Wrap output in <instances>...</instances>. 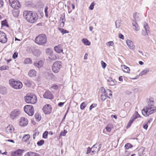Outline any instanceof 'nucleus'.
I'll list each match as a JSON object with an SVG mask.
<instances>
[{
	"label": "nucleus",
	"mask_w": 156,
	"mask_h": 156,
	"mask_svg": "<svg viewBox=\"0 0 156 156\" xmlns=\"http://www.w3.org/2000/svg\"><path fill=\"white\" fill-rule=\"evenodd\" d=\"M24 18L28 22L34 23L36 22L38 19L37 14L32 11L25 10L23 12Z\"/></svg>",
	"instance_id": "nucleus-1"
},
{
	"label": "nucleus",
	"mask_w": 156,
	"mask_h": 156,
	"mask_svg": "<svg viewBox=\"0 0 156 156\" xmlns=\"http://www.w3.org/2000/svg\"><path fill=\"white\" fill-rule=\"evenodd\" d=\"M100 91L101 93V99L102 101L105 100L107 98L110 99V98L108 96V95L110 96L112 95V93L110 90L108 89L105 90L104 87H102L100 88Z\"/></svg>",
	"instance_id": "nucleus-2"
},
{
	"label": "nucleus",
	"mask_w": 156,
	"mask_h": 156,
	"mask_svg": "<svg viewBox=\"0 0 156 156\" xmlns=\"http://www.w3.org/2000/svg\"><path fill=\"white\" fill-rule=\"evenodd\" d=\"M36 43L40 45H43L45 44L47 41V37L44 34L38 35L35 39Z\"/></svg>",
	"instance_id": "nucleus-3"
},
{
	"label": "nucleus",
	"mask_w": 156,
	"mask_h": 156,
	"mask_svg": "<svg viewBox=\"0 0 156 156\" xmlns=\"http://www.w3.org/2000/svg\"><path fill=\"white\" fill-rule=\"evenodd\" d=\"M24 98L26 102L28 103L34 104L37 102V97L34 94H30L25 96Z\"/></svg>",
	"instance_id": "nucleus-4"
},
{
	"label": "nucleus",
	"mask_w": 156,
	"mask_h": 156,
	"mask_svg": "<svg viewBox=\"0 0 156 156\" xmlns=\"http://www.w3.org/2000/svg\"><path fill=\"white\" fill-rule=\"evenodd\" d=\"M156 111V107H149V106L145 107L142 111L143 115L146 116L154 113Z\"/></svg>",
	"instance_id": "nucleus-5"
},
{
	"label": "nucleus",
	"mask_w": 156,
	"mask_h": 156,
	"mask_svg": "<svg viewBox=\"0 0 156 156\" xmlns=\"http://www.w3.org/2000/svg\"><path fill=\"white\" fill-rule=\"evenodd\" d=\"M9 83L12 87L16 89H21L23 87L22 83L19 80H16L12 79L9 80Z\"/></svg>",
	"instance_id": "nucleus-6"
},
{
	"label": "nucleus",
	"mask_w": 156,
	"mask_h": 156,
	"mask_svg": "<svg viewBox=\"0 0 156 156\" xmlns=\"http://www.w3.org/2000/svg\"><path fill=\"white\" fill-rule=\"evenodd\" d=\"M62 67V63L61 61H57L53 64L52 67L53 71L55 73H58Z\"/></svg>",
	"instance_id": "nucleus-7"
},
{
	"label": "nucleus",
	"mask_w": 156,
	"mask_h": 156,
	"mask_svg": "<svg viewBox=\"0 0 156 156\" xmlns=\"http://www.w3.org/2000/svg\"><path fill=\"white\" fill-rule=\"evenodd\" d=\"M25 112L30 116H32L34 113V108L32 105H26L24 108Z\"/></svg>",
	"instance_id": "nucleus-8"
},
{
	"label": "nucleus",
	"mask_w": 156,
	"mask_h": 156,
	"mask_svg": "<svg viewBox=\"0 0 156 156\" xmlns=\"http://www.w3.org/2000/svg\"><path fill=\"white\" fill-rule=\"evenodd\" d=\"M9 5L13 8L17 9L20 6V4L18 0H9Z\"/></svg>",
	"instance_id": "nucleus-9"
},
{
	"label": "nucleus",
	"mask_w": 156,
	"mask_h": 156,
	"mask_svg": "<svg viewBox=\"0 0 156 156\" xmlns=\"http://www.w3.org/2000/svg\"><path fill=\"white\" fill-rule=\"evenodd\" d=\"M20 114V110L18 109H15L12 111L10 114L11 118L13 119H15L18 118Z\"/></svg>",
	"instance_id": "nucleus-10"
},
{
	"label": "nucleus",
	"mask_w": 156,
	"mask_h": 156,
	"mask_svg": "<svg viewBox=\"0 0 156 156\" xmlns=\"http://www.w3.org/2000/svg\"><path fill=\"white\" fill-rule=\"evenodd\" d=\"M101 147V143L99 142L96 143L91 147L92 153H98Z\"/></svg>",
	"instance_id": "nucleus-11"
},
{
	"label": "nucleus",
	"mask_w": 156,
	"mask_h": 156,
	"mask_svg": "<svg viewBox=\"0 0 156 156\" xmlns=\"http://www.w3.org/2000/svg\"><path fill=\"white\" fill-rule=\"evenodd\" d=\"M42 109L45 114H48L51 113L52 108L50 105L47 104L45 105L44 106Z\"/></svg>",
	"instance_id": "nucleus-12"
},
{
	"label": "nucleus",
	"mask_w": 156,
	"mask_h": 156,
	"mask_svg": "<svg viewBox=\"0 0 156 156\" xmlns=\"http://www.w3.org/2000/svg\"><path fill=\"white\" fill-rule=\"evenodd\" d=\"M7 40V38L6 37L5 34L0 31V42L3 43H5Z\"/></svg>",
	"instance_id": "nucleus-13"
},
{
	"label": "nucleus",
	"mask_w": 156,
	"mask_h": 156,
	"mask_svg": "<svg viewBox=\"0 0 156 156\" xmlns=\"http://www.w3.org/2000/svg\"><path fill=\"white\" fill-rule=\"evenodd\" d=\"M28 124V121L27 118L24 117H22L20 119L19 124L22 126H25Z\"/></svg>",
	"instance_id": "nucleus-14"
},
{
	"label": "nucleus",
	"mask_w": 156,
	"mask_h": 156,
	"mask_svg": "<svg viewBox=\"0 0 156 156\" xmlns=\"http://www.w3.org/2000/svg\"><path fill=\"white\" fill-rule=\"evenodd\" d=\"M43 96L44 98L51 99L53 98V96L52 93L49 91H47L45 92Z\"/></svg>",
	"instance_id": "nucleus-15"
},
{
	"label": "nucleus",
	"mask_w": 156,
	"mask_h": 156,
	"mask_svg": "<svg viewBox=\"0 0 156 156\" xmlns=\"http://www.w3.org/2000/svg\"><path fill=\"white\" fill-rule=\"evenodd\" d=\"M144 30H142V34L143 36H146L147 35V29L148 27V26L146 23L145 22L144 23Z\"/></svg>",
	"instance_id": "nucleus-16"
},
{
	"label": "nucleus",
	"mask_w": 156,
	"mask_h": 156,
	"mask_svg": "<svg viewBox=\"0 0 156 156\" xmlns=\"http://www.w3.org/2000/svg\"><path fill=\"white\" fill-rule=\"evenodd\" d=\"M126 43L128 47L130 49H133L135 48V46L131 40H127L126 41Z\"/></svg>",
	"instance_id": "nucleus-17"
},
{
	"label": "nucleus",
	"mask_w": 156,
	"mask_h": 156,
	"mask_svg": "<svg viewBox=\"0 0 156 156\" xmlns=\"http://www.w3.org/2000/svg\"><path fill=\"white\" fill-rule=\"evenodd\" d=\"M54 49L55 51L58 53H60L63 51L62 45L61 44H59L57 46H55L54 47Z\"/></svg>",
	"instance_id": "nucleus-18"
},
{
	"label": "nucleus",
	"mask_w": 156,
	"mask_h": 156,
	"mask_svg": "<svg viewBox=\"0 0 156 156\" xmlns=\"http://www.w3.org/2000/svg\"><path fill=\"white\" fill-rule=\"evenodd\" d=\"M22 152L23 151L22 150H18L12 153L11 155L12 156H20Z\"/></svg>",
	"instance_id": "nucleus-19"
},
{
	"label": "nucleus",
	"mask_w": 156,
	"mask_h": 156,
	"mask_svg": "<svg viewBox=\"0 0 156 156\" xmlns=\"http://www.w3.org/2000/svg\"><path fill=\"white\" fill-rule=\"evenodd\" d=\"M133 29L136 31H138L140 30V27L136 23V20L133 21L132 22Z\"/></svg>",
	"instance_id": "nucleus-20"
},
{
	"label": "nucleus",
	"mask_w": 156,
	"mask_h": 156,
	"mask_svg": "<svg viewBox=\"0 0 156 156\" xmlns=\"http://www.w3.org/2000/svg\"><path fill=\"white\" fill-rule=\"evenodd\" d=\"M43 65V61H40L38 62L36 61L34 63V65L35 66L39 68L42 67Z\"/></svg>",
	"instance_id": "nucleus-21"
},
{
	"label": "nucleus",
	"mask_w": 156,
	"mask_h": 156,
	"mask_svg": "<svg viewBox=\"0 0 156 156\" xmlns=\"http://www.w3.org/2000/svg\"><path fill=\"white\" fill-rule=\"evenodd\" d=\"M36 72L34 69L30 70L28 73V75L30 77H34L36 75Z\"/></svg>",
	"instance_id": "nucleus-22"
},
{
	"label": "nucleus",
	"mask_w": 156,
	"mask_h": 156,
	"mask_svg": "<svg viewBox=\"0 0 156 156\" xmlns=\"http://www.w3.org/2000/svg\"><path fill=\"white\" fill-rule=\"evenodd\" d=\"M107 82L108 84L111 86H113L115 85L116 83L114 80L111 77H109L107 80Z\"/></svg>",
	"instance_id": "nucleus-23"
},
{
	"label": "nucleus",
	"mask_w": 156,
	"mask_h": 156,
	"mask_svg": "<svg viewBox=\"0 0 156 156\" xmlns=\"http://www.w3.org/2000/svg\"><path fill=\"white\" fill-rule=\"evenodd\" d=\"M6 130L8 133H12L14 132V128L12 125H10L7 127Z\"/></svg>",
	"instance_id": "nucleus-24"
},
{
	"label": "nucleus",
	"mask_w": 156,
	"mask_h": 156,
	"mask_svg": "<svg viewBox=\"0 0 156 156\" xmlns=\"http://www.w3.org/2000/svg\"><path fill=\"white\" fill-rule=\"evenodd\" d=\"M0 93L2 94H5L7 93L6 88L2 86H0Z\"/></svg>",
	"instance_id": "nucleus-25"
},
{
	"label": "nucleus",
	"mask_w": 156,
	"mask_h": 156,
	"mask_svg": "<svg viewBox=\"0 0 156 156\" xmlns=\"http://www.w3.org/2000/svg\"><path fill=\"white\" fill-rule=\"evenodd\" d=\"M26 156H40V155L37 153L33 152L30 151L26 153Z\"/></svg>",
	"instance_id": "nucleus-26"
},
{
	"label": "nucleus",
	"mask_w": 156,
	"mask_h": 156,
	"mask_svg": "<svg viewBox=\"0 0 156 156\" xmlns=\"http://www.w3.org/2000/svg\"><path fill=\"white\" fill-rule=\"evenodd\" d=\"M150 71L149 68H146L143 70L142 72H141L139 74V75L140 76H142L146 75L147 73H148Z\"/></svg>",
	"instance_id": "nucleus-27"
},
{
	"label": "nucleus",
	"mask_w": 156,
	"mask_h": 156,
	"mask_svg": "<svg viewBox=\"0 0 156 156\" xmlns=\"http://www.w3.org/2000/svg\"><path fill=\"white\" fill-rule=\"evenodd\" d=\"M30 137L29 134L25 135L23 137L22 140L23 142H25L28 140Z\"/></svg>",
	"instance_id": "nucleus-28"
},
{
	"label": "nucleus",
	"mask_w": 156,
	"mask_h": 156,
	"mask_svg": "<svg viewBox=\"0 0 156 156\" xmlns=\"http://www.w3.org/2000/svg\"><path fill=\"white\" fill-rule=\"evenodd\" d=\"M133 17L135 20H140V18L139 17L140 14L138 12H136L133 14Z\"/></svg>",
	"instance_id": "nucleus-29"
},
{
	"label": "nucleus",
	"mask_w": 156,
	"mask_h": 156,
	"mask_svg": "<svg viewBox=\"0 0 156 156\" xmlns=\"http://www.w3.org/2000/svg\"><path fill=\"white\" fill-rule=\"evenodd\" d=\"M83 43L86 45H90V42L87 39L83 38L82 40Z\"/></svg>",
	"instance_id": "nucleus-30"
},
{
	"label": "nucleus",
	"mask_w": 156,
	"mask_h": 156,
	"mask_svg": "<svg viewBox=\"0 0 156 156\" xmlns=\"http://www.w3.org/2000/svg\"><path fill=\"white\" fill-rule=\"evenodd\" d=\"M113 128V125L112 124H108L106 127V129L107 131L110 132L112 130V129Z\"/></svg>",
	"instance_id": "nucleus-31"
},
{
	"label": "nucleus",
	"mask_w": 156,
	"mask_h": 156,
	"mask_svg": "<svg viewBox=\"0 0 156 156\" xmlns=\"http://www.w3.org/2000/svg\"><path fill=\"white\" fill-rule=\"evenodd\" d=\"M41 54V51L40 50L38 49H36L34 50V51L33 52V54L34 55L36 56H38Z\"/></svg>",
	"instance_id": "nucleus-32"
},
{
	"label": "nucleus",
	"mask_w": 156,
	"mask_h": 156,
	"mask_svg": "<svg viewBox=\"0 0 156 156\" xmlns=\"http://www.w3.org/2000/svg\"><path fill=\"white\" fill-rule=\"evenodd\" d=\"M32 62V60L30 58H26L24 62V63L25 64H31Z\"/></svg>",
	"instance_id": "nucleus-33"
},
{
	"label": "nucleus",
	"mask_w": 156,
	"mask_h": 156,
	"mask_svg": "<svg viewBox=\"0 0 156 156\" xmlns=\"http://www.w3.org/2000/svg\"><path fill=\"white\" fill-rule=\"evenodd\" d=\"M134 118H132L131 117L130 118L129 121L127 125V128H128L130 127L132 124L133 123V122L134 121Z\"/></svg>",
	"instance_id": "nucleus-34"
},
{
	"label": "nucleus",
	"mask_w": 156,
	"mask_h": 156,
	"mask_svg": "<svg viewBox=\"0 0 156 156\" xmlns=\"http://www.w3.org/2000/svg\"><path fill=\"white\" fill-rule=\"evenodd\" d=\"M25 84L28 87H30L32 85V83L33 82L32 81L27 80L25 81Z\"/></svg>",
	"instance_id": "nucleus-35"
},
{
	"label": "nucleus",
	"mask_w": 156,
	"mask_h": 156,
	"mask_svg": "<svg viewBox=\"0 0 156 156\" xmlns=\"http://www.w3.org/2000/svg\"><path fill=\"white\" fill-rule=\"evenodd\" d=\"M115 24L116 28H119L121 25V21L120 20H117L115 21Z\"/></svg>",
	"instance_id": "nucleus-36"
},
{
	"label": "nucleus",
	"mask_w": 156,
	"mask_h": 156,
	"mask_svg": "<svg viewBox=\"0 0 156 156\" xmlns=\"http://www.w3.org/2000/svg\"><path fill=\"white\" fill-rule=\"evenodd\" d=\"M35 118L37 121H39L41 119V116L38 113L35 114Z\"/></svg>",
	"instance_id": "nucleus-37"
},
{
	"label": "nucleus",
	"mask_w": 156,
	"mask_h": 156,
	"mask_svg": "<svg viewBox=\"0 0 156 156\" xmlns=\"http://www.w3.org/2000/svg\"><path fill=\"white\" fill-rule=\"evenodd\" d=\"M146 106H149V107H155L154 105V102L152 101H150L148 102V105Z\"/></svg>",
	"instance_id": "nucleus-38"
},
{
	"label": "nucleus",
	"mask_w": 156,
	"mask_h": 156,
	"mask_svg": "<svg viewBox=\"0 0 156 156\" xmlns=\"http://www.w3.org/2000/svg\"><path fill=\"white\" fill-rule=\"evenodd\" d=\"M140 117V115L137 112H136L134 114L132 117V118H134V120Z\"/></svg>",
	"instance_id": "nucleus-39"
},
{
	"label": "nucleus",
	"mask_w": 156,
	"mask_h": 156,
	"mask_svg": "<svg viewBox=\"0 0 156 156\" xmlns=\"http://www.w3.org/2000/svg\"><path fill=\"white\" fill-rule=\"evenodd\" d=\"M58 30L62 34H63L66 33H69V32L67 30H64L63 29L58 28Z\"/></svg>",
	"instance_id": "nucleus-40"
},
{
	"label": "nucleus",
	"mask_w": 156,
	"mask_h": 156,
	"mask_svg": "<svg viewBox=\"0 0 156 156\" xmlns=\"http://www.w3.org/2000/svg\"><path fill=\"white\" fill-rule=\"evenodd\" d=\"M133 147V145L130 143L126 144L125 146L126 149H128L129 148H131Z\"/></svg>",
	"instance_id": "nucleus-41"
},
{
	"label": "nucleus",
	"mask_w": 156,
	"mask_h": 156,
	"mask_svg": "<svg viewBox=\"0 0 156 156\" xmlns=\"http://www.w3.org/2000/svg\"><path fill=\"white\" fill-rule=\"evenodd\" d=\"M87 104L85 102H83L80 105V108L81 109L83 110L84 109L85 107L86 106Z\"/></svg>",
	"instance_id": "nucleus-42"
},
{
	"label": "nucleus",
	"mask_w": 156,
	"mask_h": 156,
	"mask_svg": "<svg viewBox=\"0 0 156 156\" xmlns=\"http://www.w3.org/2000/svg\"><path fill=\"white\" fill-rule=\"evenodd\" d=\"M46 52L47 53L50 54L51 55H52L53 52L51 49L50 48L47 49L46 50Z\"/></svg>",
	"instance_id": "nucleus-43"
},
{
	"label": "nucleus",
	"mask_w": 156,
	"mask_h": 156,
	"mask_svg": "<svg viewBox=\"0 0 156 156\" xmlns=\"http://www.w3.org/2000/svg\"><path fill=\"white\" fill-rule=\"evenodd\" d=\"M123 71L125 72L129 73L130 71V69L128 67L126 66H124Z\"/></svg>",
	"instance_id": "nucleus-44"
},
{
	"label": "nucleus",
	"mask_w": 156,
	"mask_h": 156,
	"mask_svg": "<svg viewBox=\"0 0 156 156\" xmlns=\"http://www.w3.org/2000/svg\"><path fill=\"white\" fill-rule=\"evenodd\" d=\"M95 4V3L94 2H92L90 5L89 7V9L90 10H92L94 9V6Z\"/></svg>",
	"instance_id": "nucleus-45"
},
{
	"label": "nucleus",
	"mask_w": 156,
	"mask_h": 156,
	"mask_svg": "<svg viewBox=\"0 0 156 156\" xmlns=\"http://www.w3.org/2000/svg\"><path fill=\"white\" fill-rule=\"evenodd\" d=\"M1 24L2 26H6L7 27L8 26V25L7 24V21L6 20L2 21Z\"/></svg>",
	"instance_id": "nucleus-46"
},
{
	"label": "nucleus",
	"mask_w": 156,
	"mask_h": 156,
	"mask_svg": "<svg viewBox=\"0 0 156 156\" xmlns=\"http://www.w3.org/2000/svg\"><path fill=\"white\" fill-rule=\"evenodd\" d=\"M9 67L8 66H3L0 67V70H4L8 69H9Z\"/></svg>",
	"instance_id": "nucleus-47"
},
{
	"label": "nucleus",
	"mask_w": 156,
	"mask_h": 156,
	"mask_svg": "<svg viewBox=\"0 0 156 156\" xmlns=\"http://www.w3.org/2000/svg\"><path fill=\"white\" fill-rule=\"evenodd\" d=\"M44 143V141L42 140L37 142V144L38 146H41Z\"/></svg>",
	"instance_id": "nucleus-48"
},
{
	"label": "nucleus",
	"mask_w": 156,
	"mask_h": 156,
	"mask_svg": "<svg viewBox=\"0 0 156 156\" xmlns=\"http://www.w3.org/2000/svg\"><path fill=\"white\" fill-rule=\"evenodd\" d=\"M48 133V131H45L43 134V137L44 138L46 139L47 138V136Z\"/></svg>",
	"instance_id": "nucleus-49"
},
{
	"label": "nucleus",
	"mask_w": 156,
	"mask_h": 156,
	"mask_svg": "<svg viewBox=\"0 0 156 156\" xmlns=\"http://www.w3.org/2000/svg\"><path fill=\"white\" fill-rule=\"evenodd\" d=\"M114 44V43L113 41H109L107 42L106 43V45L108 46H112Z\"/></svg>",
	"instance_id": "nucleus-50"
},
{
	"label": "nucleus",
	"mask_w": 156,
	"mask_h": 156,
	"mask_svg": "<svg viewBox=\"0 0 156 156\" xmlns=\"http://www.w3.org/2000/svg\"><path fill=\"white\" fill-rule=\"evenodd\" d=\"M101 63L102 68L104 69H105L107 66L106 63L104 62L103 61H101Z\"/></svg>",
	"instance_id": "nucleus-51"
},
{
	"label": "nucleus",
	"mask_w": 156,
	"mask_h": 156,
	"mask_svg": "<svg viewBox=\"0 0 156 156\" xmlns=\"http://www.w3.org/2000/svg\"><path fill=\"white\" fill-rule=\"evenodd\" d=\"M67 132L66 130L65 129H64L63 131L61 132V133H60V136H65Z\"/></svg>",
	"instance_id": "nucleus-52"
},
{
	"label": "nucleus",
	"mask_w": 156,
	"mask_h": 156,
	"mask_svg": "<svg viewBox=\"0 0 156 156\" xmlns=\"http://www.w3.org/2000/svg\"><path fill=\"white\" fill-rule=\"evenodd\" d=\"M97 106V105L95 104H92L90 107V110H91L92 109L96 107Z\"/></svg>",
	"instance_id": "nucleus-53"
},
{
	"label": "nucleus",
	"mask_w": 156,
	"mask_h": 156,
	"mask_svg": "<svg viewBox=\"0 0 156 156\" xmlns=\"http://www.w3.org/2000/svg\"><path fill=\"white\" fill-rule=\"evenodd\" d=\"M18 53L17 52H15L13 55L12 57L14 59L16 58L18 56Z\"/></svg>",
	"instance_id": "nucleus-54"
},
{
	"label": "nucleus",
	"mask_w": 156,
	"mask_h": 156,
	"mask_svg": "<svg viewBox=\"0 0 156 156\" xmlns=\"http://www.w3.org/2000/svg\"><path fill=\"white\" fill-rule=\"evenodd\" d=\"M39 132H38L37 130H35L34 131L33 134L35 136H38L39 134Z\"/></svg>",
	"instance_id": "nucleus-55"
},
{
	"label": "nucleus",
	"mask_w": 156,
	"mask_h": 156,
	"mask_svg": "<svg viewBox=\"0 0 156 156\" xmlns=\"http://www.w3.org/2000/svg\"><path fill=\"white\" fill-rule=\"evenodd\" d=\"M92 151V148L88 147L87 148V152H86V154H88L91 151Z\"/></svg>",
	"instance_id": "nucleus-56"
},
{
	"label": "nucleus",
	"mask_w": 156,
	"mask_h": 156,
	"mask_svg": "<svg viewBox=\"0 0 156 156\" xmlns=\"http://www.w3.org/2000/svg\"><path fill=\"white\" fill-rule=\"evenodd\" d=\"M51 88H53L55 90H57L58 88V87L57 85H55L51 87Z\"/></svg>",
	"instance_id": "nucleus-57"
},
{
	"label": "nucleus",
	"mask_w": 156,
	"mask_h": 156,
	"mask_svg": "<svg viewBox=\"0 0 156 156\" xmlns=\"http://www.w3.org/2000/svg\"><path fill=\"white\" fill-rule=\"evenodd\" d=\"M130 154L129 153L128 151H126L124 156H129Z\"/></svg>",
	"instance_id": "nucleus-58"
},
{
	"label": "nucleus",
	"mask_w": 156,
	"mask_h": 156,
	"mask_svg": "<svg viewBox=\"0 0 156 156\" xmlns=\"http://www.w3.org/2000/svg\"><path fill=\"white\" fill-rule=\"evenodd\" d=\"M3 0H0V7H2L3 5Z\"/></svg>",
	"instance_id": "nucleus-59"
},
{
	"label": "nucleus",
	"mask_w": 156,
	"mask_h": 156,
	"mask_svg": "<svg viewBox=\"0 0 156 156\" xmlns=\"http://www.w3.org/2000/svg\"><path fill=\"white\" fill-rule=\"evenodd\" d=\"M119 37L120 38L122 39H124V36L122 34H119Z\"/></svg>",
	"instance_id": "nucleus-60"
},
{
	"label": "nucleus",
	"mask_w": 156,
	"mask_h": 156,
	"mask_svg": "<svg viewBox=\"0 0 156 156\" xmlns=\"http://www.w3.org/2000/svg\"><path fill=\"white\" fill-rule=\"evenodd\" d=\"M64 104V102H60L58 104V106L59 107H61Z\"/></svg>",
	"instance_id": "nucleus-61"
},
{
	"label": "nucleus",
	"mask_w": 156,
	"mask_h": 156,
	"mask_svg": "<svg viewBox=\"0 0 156 156\" xmlns=\"http://www.w3.org/2000/svg\"><path fill=\"white\" fill-rule=\"evenodd\" d=\"M143 128L144 129H145L147 130V127H148V125H147V124H146L144 125L143 126Z\"/></svg>",
	"instance_id": "nucleus-62"
},
{
	"label": "nucleus",
	"mask_w": 156,
	"mask_h": 156,
	"mask_svg": "<svg viewBox=\"0 0 156 156\" xmlns=\"http://www.w3.org/2000/svg\"><path fill=\"white\" fill-rule=\"evenodd\" d=\"M48 7L47 6H46L44 9V12L45 13H48Z\"/></svg>",
	"instance_id": "nucleus-63"
},
{
	"label": "nucleus",
	"mask_w": 156,
	"mask_h": 156,
	"mask_svg": "<svg viewBox=\"0 0 156 156\" xmlns=\"http://www.w3.org/2000/svg\"><path fill=\"white\" fill-rule=\"evenodd\" d=\"M119 80L120 81H122L123 79L122 76H120L119 78Z\"/></svg>",
	"instance_id": "nucleus-64"
}]
</instances>
